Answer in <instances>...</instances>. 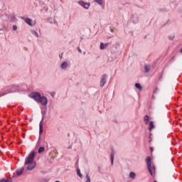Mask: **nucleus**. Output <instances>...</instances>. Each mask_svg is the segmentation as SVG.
Wrapping results in <instances>:
<instances>
[{"label": "nucleus", "mask_w": 182, "mask_h": 182, "mask_svg": "<svg viewBox=\"0 0 182 182\" xmlns=\"http://www.w3.org/2000/svg\"><path fill=\"white\" fill-rule=\"evenodd\" d=\"M35 156H36V152L35 151H31L28 157L26 159L24 165L27 166L26 170L28 171H32L33 168L36 167V163L33 162V160L35 159Z\"/></svg>", "instance_id": "1"}, {"label": "nucleus", "mask_w": 182, "mask_h": 182, "mask_svg": "<svg viewBox=\"0 0 182 182\" xmlns=\"http://www.w3.org/2000/svg\"><path fill=\"white\" fill-rule=\"evenodd\" d=\"M30 97H32V99H34L37 103H41L43 106H46L48 105V98L46 97L41 96V93L39 92H33L30 94Z\"/></svg>", "instance_id": "2"}, {"label": "nucleus", "mask_w": 182, "mask_h": 182, "mask_svg": "<svg viewBox=\"0 0 182 182\" xmlns=\"http://www.w3.org/2000/svg\"><path fill=\"white\" fill-rule=\"evenodd\" d=\"M146 166L148 167V170L149 172V174L151 176H153V170H156V167H154V165L151 166L152 163H151V158L150 156H147L146 159Z\"/></svg>", "instance_id": "3"}, {"label": "nucleus", "mask_w": 182, "mask_h": 182, "mask_svg": "<svg viewBox=\"0 0 182 182\" xmlns=\"http://www.w3.org/2000/svg\"><path fill=\"white\" fill-rule=\"evenodd\" d=\"M18 87L15 85H11L8 87V92H0V96H5V95H8V93H15V92H18Z\"/></svg>", "instance_id": "4"}, {"label": "nucleus", "mask_w": 182, "mask_h": 182, "mask_svg": "<svg viewBox=\"0 0 182 182\" xmlns=\"http://www.w3.org/2000/svg\"><path fill=\"white\" fill-rule=\"evenodd\" d=\"M106 82H107V75L104 74L102 76V80L100 81V87H103L106 85Z\"/></svg>", "instance_id": "5"}, {"label": "nucleus", "mask_w": 182, "mask_h": 182, "mask_svg": "<svg viewBox=\"0 0 182 182\" xmlns=\"http://www.w3.org/2000/svg\"><path fill=\"white\" fill-rule=\"evenodd\" d=\"M79 5L80 6H82V8H85V9H89L90 7V3H85V1H78Z\"/></svg>", "instance_id": "6"}, {"label": "nucleus", "mask_w": 182, "mask_h": 182, "mask_svg": "<svg viewBox=\"0 0 182 182\" xmlns=\"http://www.w3.org/2000/svg\"><path fill=\"white\" fill-rule=\"evenodd\" d=\"M43 133V119H41L39 124V134L40 136H42V134Z\"/></svg>", "instance_id": "7"}, {"label": "nucleus", "mask_w": 182, "mask_h": 182, "mask_svg": "<svg viewBox=\"0 0 182 182\" xmlns=\"http://www.w3.org/2000/svg\"><path fill=\"white\" fill-rule=\"evenodd\" d=\"M109 45V43H100V49H101V50H103V49H105V48H107V46Z\"/></svg>", "instance_id": "8"}, {"label": "nucleus", "mask_w": 182, "mask_h": 182, "mask_svg": "<svg viewBox=\"0 0 182 182\" xmlns=\"http://www.w3.org/2000/svg\"><path fill=\"white\" fill-rule=\"evenodd\" d=\"M24 22H26V23H28V25H30V26H32V19L29 18H26L24 19Z\"/></svg>", "instance_id": "9"}, {"label": "nucleus", "mask_w": 182, "mask_h": 182, "mask_svg": "<svg viewBox=\"0 0 182 182\" xmlns=\"http://www.w3.org/2000/svg\"><path fill=\"white\" fill-rule=\"evenodd\" d=\"M23 170H24L23 168H20V169H17L16 171L17 176H21V175H22V173H23Z\"/></svg>", "instance_id": "10"}, {"label": "nucleus", "mask_w": 182, "mask_h": 182, "mask_svg": "<svg viewBox=\"0 0 182 182\" xmlns=\"http://www.w3.org/2000/svg\"><path fill=\"white\" fill-rule=\"evenodd\" d=\"M68 62L65 61L63 62L61 65H60V68L61 69H66V68H68Z\"/></svg>", "instance_id": "11"}, {"label": "nucleus", "mask_w": 182, "mask_h": 182, "mask_svg": "<svg viewBox=\"0 0 182 182\" xmlns=\"http://www.w3.org/2000/svg\"><path fill=\"white\" fill-rule=\"evenodd\" d=\"M150 65H144V70H145V73H149V72H150Z\"/></svg>", "instance_id": "12"}, {"label": "nucleus", "mask_w": 182, "mask_h": 182, "mask_svg": "<svg viewBox=\"0 0 182 182\" xmlns=\"http://www.w3.org/2000/svg\"><path fill=\"white\" fill-rule=\"evenodd\" d=\"M144 124H149V115H145L144 117Z\"/></svg>", "instance_id": "13"}, {"label": "nucleus", "mask_w": 182, "mask_h": 182, "mask_svg": "<svg viewBox=\"0 0 182 182\" xmlns=\"http://www.w3.org/2000/svg\"><path fill=\"white\" fill-rule=\"evenodd\" d=\"M154 127V122H153L152 121H151L149 122V132H151V130H153V128Z\"/></svg>", "instance_id": "14"}, {"label": "nucleus", "mask_w": 182, "mask_h": 182, "mask_svg": "<svg viewBox=\"0 0 182 182\" xmlns=\"http://www.w3.org/2000/svg\"><path fill=\"white\" fill-rule=\"evenodd\" d=\"M129 177V178L134 180V178H136V173H134V172H130Z\"/></svg>", "instance_id": "15"}, {"label": "nucleus", "mask_w": 182, "mask_h": 182, "mask_svg": "<svg viewBox=\"0 0 182 182\" xmlns=\"http://www.w3.org/2000/svg\"><path fill=\"white\" fill-rule=\"evenodd\" d=\"M135 87L139 90L140 91L143 90V87H141V85L139 83H136Z\"/></svg>", "instance_id": "16"}, {"label": "nucleus", "mask_w": 182, "mask_h": 182, "mask_svg": "<svg viewBox=\"0 0 182 182\" xmlns=\"http://www.w3.org/2000/svg\"><path fill=\"white\" fill-rule=\"evenodd\" d=\"M114 152L112 151V152L111 153V164H112V166H113V161H114Z\"/></svg>", "instance_id": "17"}, {"label": "nucleus", "mask_w": 182, "mask_h": 182, "mask_svg": "<svg viewBox=\"0 0 182 182\" xmlns=\"http://www.w3.org/2000/svg\"><path fill=\"white\" fill-rule=\"evenodd\" d=\"M44 151H45V147H43V146H41V147L38 149V152L39 154L43 153Z\"/></svg>", "instance_id": "18"}, {"label": "nucleus", "mask_w": 182, "mask_h": 182, "mask_svg": "<svg viewBox=\"0 0 182 182\" xmlns=\"http://www.w3.org/2000/svg\"><path fill=\"white\" fill-rule=\"evenodd\" d=\"M0 182H12V179L2 178L0 180Z\"/></svg>", "instance_id": "19"}, {"label": "nucleus", "mask_w": 182, "mask_h": 182, "mask_svg": "<svg viewBox=\"0 0 182 182\" xmlns=\"http://www.w3.org/2000/svg\"><path fill=\"white\" fill-rule=\"evenodd\" d=\"M77 176H79L80 177V178H82V175L80 173V169H77Z\"/></svg>", "instance_id": "20"}, {"label": "nucleus", "mask_w": 182, "mask_h": 182, "mask_svg": "<svg viewBox=\"0 0 182 182\" xmlns=\"http://www.w3.org/2000/svg\"><path fill=\"white\" fill-rule=\"evenodd\" d=\"M86 181L85 182H90V176H89V173L86 174Z\"/></svg>", "instance_id": "21"}, {"label": "nucleus", "mask_w": 182, "mask_h": 182, "mask_svg": "<svg viewBox=\"0 0 182 182\" xmlns=\"http://www.w3.org/2000/svg\"><path fill=\"white\" fill-rule=\"evenodd\" d=\"M32 34L34 35V36H39V35L38 34V32H36V31H31Z\"/></svg>", "instance_id": "22"}, {"label": "nucleus", "mask_w": 182, "mask_h": 182, "mask_svg": "<svg viewBox=\"0 0 182 182\" xmlns=\"http://www.w3.org/2000/svg\"><path fill=\"white\" fill-rule=\"evenodd\" d=\"M95 2L98 4V5H102L103 4L102 0H95Z\"/></svg>", "instance_id": "23"}, {"label": "nucleus", "mask_w": 182, "mask_h": 182, "mask_svg": "<svg viewBox=\"0 0 182 182\" xmlns=\"http://www.w3.org/2000/svg\"><path fill=\"white\" fill-rule=\"evenodd\" d=\"M13 31H16L18 29V26H16V25H14L12 27Z\"/></svg>", "instance_id": "24"}, {"label": "nucleus", "mask_w": 182, "mask_h": 182, "mask_svg": "<svg viewBox=\"0 0 182 182\" xmlns=\"http://www.w3.org/2000/svg\"><path fill=\"white\" fill-rule=\"evenodd\" d=\"M169 39H170V41H173L174 39V35L169 36Z\"/></svg>", "instance_id": "25"}, {"label": "nucleus", "mask_w": 182, "mask_h": 182, "mask_svg": "<svg viewBox=\"0 0 182 182\" xmlns=\"http://www.w3.org/2000/svg\"><path fill=\"white\" fill-rule=\"evenodd\" d=\"M45 119V113L42 114V119L41 120H44Z\"/></svg>", "instance_id": "26"}, {"label": "nucleus", "mask_w": 182, "mask_h": 182, "mask_svg": "<svg viewBox=\"0 0 182 182\" xmlns=\"http://www.w3.org/2000/svg\"><path fill=\"white\" fill-rule=\"evenodd\" d=\"M77 49H78V52H79L80 53H82V50L80 49V48L78 47Z\"/></svg>", "instance_id": "27"}, {"label": "nucleus", "mask_w": 182, "mask_h": 182, "mask_svg": "<svg viewBox=\"0 0 182 182\" xmlns=\"http://www.w3.org/2000/svg\"><path fill=\"white\" fill-rule=\"evenodd\" d=\"M50 95L52 96V97H55V93L54 92H51Z\"/></svg>", "instance_id": "28"}, {"label": "nucleus", "mask_w": 182, "mask_h": 182, "mask_svg": "<svg viewBox=\"0 0 182 182\" xmlns=\"http://www.w3.org/2000/svg\"><path fill=\"white\" fill-rule=\"evenodd\" d=\"M157 90H159V88L156 87L155 90H154V93H156V92H157Z\"/></svg>", "instance_id": "29"}, {"label": "nucleus", "mask_w": 182, "mask_h": 182, "mask_svg": "<svg viewBox=\"0 0 182 182\" xmlns=\"http://www.w3.org/2000/svg\"><path fill=\"white\" fill-rule=\"evenodd\" d=\"M153 147H150V151H151V152L152 153V151H153Z\"/></svg>", "instance_id": "30"}, {"label": "nucleus", "mask_w": 182, "mask_h": 182, "mask_svg": "<svg viewBox=\"0 0 182 182\" xmlns=\"http://www.w3.org/2000/svg\"><path fill=\"white\" fill-rule=\"evenodd\" d=\"M111 32H114V29L111 28Z\"/></svg>", "instance_id": "31"}, {"label": "nucleus", "mask_w": 182, "mask_h": 182, "mask_svg": "<svg viewBox=\"0 0 182 182\" xmlns=\"http://www.w3.org/2000/svg\"><path fill=\"white\" fill-rule=\"evenodd\" d=\"M99 172L100 173V167H98Z\"/></svg>", "instance_id": "32"}, {"label": "nucleus", "mask_w": 182, "mask_h": 182, "mask_svg": "<svg viewBox=\"0 0 182 182\" xmlns=\"http://www.w3.org/2000/svg\"><path fill=\"white\" fill-rule=\"evenodd\" d=\"M54 23H55L56 25H58V22H56V21H54Z\"/></svg>", "instance_id": "33"}, {"label": "nucleus", "mask_w": 182, "mask_h": 182, "mask_svg": "<svg viewBox=\"0 0 182 182\" xmlns=\"http://www.w3.org/2000/svg\"><path fill=\"white\" fill-rule=\"evenodd\" d=\"M68 149H72V146H70L68 147Z\"/></svg>", "instance_id": "34"}, {"label": "nucleus", "mask_w": 182, "mask_h": 182, "mask_svg": "<svg viewBox=\"0 0 182 182\" xmlns=\"http://www.w3.org/2000/svg\"><path fill=\"white\" fill-rule=\"evenodd\" d=\"M151 140H149V143H151Z\"/></svg>", "instance_id": "35"}, {"label": "nucleus", "mask_w": 182, "mask_h": 182, "mask_svg": "<svg viewBox=\"0 0 182 182\" xmlns=\"http://www.w3.org/2000/svg\"><path fill=\"white\" fill-rule=\"evenodd\" d=\"M60 58H62V55H60Z\"/></svg>", "instance_id": "36"}, {"label": "nucleus", "mask_w": 182, "mask_h": 182, "mask_svg": "<svg viewBox=\"0 0 182 182\" xmlns=\"http://www.w3.org/2000/svg\"><path fill=\"white\" fill-rule=\"evenodd\" d=\"M152 97H154V95H153Z\"/></svg>", "instance_id": "37"}]
</instances>
